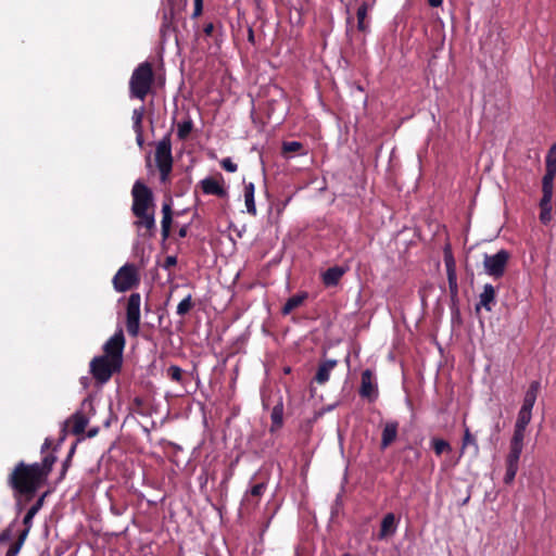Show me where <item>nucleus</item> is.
Segmentation results:
<instances>
[{
	"label": "nucleus",
	"instance_id": "f257e3e1",
	"mask_svg": "<svg viewBox=\"0 0 556 556\" xmlns=\"http://www.w3.org/2000/svg\"><path fill=\"white\" fill-rule=\"evenodd\" d=\"M45 481V472L38 463L26 465L20 463L10 476L13 489L22 494L34 493Z\"/></svg>",
	"mask_w": 556,
	"mask_h": 556
},
{
	"label": "nucleus",
	"instance_id": "f03ea898",
	"mask_svg": "<svg viewBox=\"0 0 556 556\" xmlns=\"http://www.w3.org/2000/svg\"><path fill=\"white\" fill-rule=\"evenodd\" d=\"M153 83V70L150 63L139 64L129 80V94L131 98L144 100Z\"/></svg>",
	"mask_w": 556,
	"mask_h": 556
},
{
	"label": "nucleus",
	"instance_id": "7ed1b4c3",
	"mask_svg": "<svg viewBox=\"0 0 556 556\" xmlns=\"http://www.w3.org/2000/svg\"><path fill=\"white\" fill-rule=\"evenodd\" d=\"M155 163L161 174V181H166L173 168L172 142L169 136L163 137L156 143Z\"/></svg>",
	"mask_w": 556,
	"mask_h": 556
},
{
	"label": "nucleus",
	"instance_id": "20e7f679",
	"mask_svg": "<svg viewBox=\"0 0 556 556\" xmlns=\"http://www.w3.org/2000/svg\"><path fill=\"white\" fill-rule=\"evenodd\" d=\"M134 215H139L144 211L153 210L152 191L141 181H136L131 190Z\"/></svg>",
	"mask_w": 556,
	"mask_h": 556
},
{
	"label": "nucleus",
	"instance_id": "39448f33",
	"mask_svg": "<svg viewBox=\"0 0 556 556\" xmlns=\"http://www.w3.org/2000/svg\"><path fill=\"white\" fill-rule=\"evenodd\" d=\"M140 305L141 296L139 293H132L128 298L126 308V328L130 336L136 337L140 326Z\"/></svg>",
	"mask_w": 556,
	"mask_h": 556
},
{
	"label": "nucleus",
	"instance_id": "423d86ee",
	"mask_svg": "<svg viewBox=\"0 0 556 556\" xmlns=\"http://www.w3.org/2000/svg\"><path fill=\"white\" fill-rule=\"evenodd\" d=\"M119 368L121 364H113V361L105 356L94 357L90 363V370L100 383L109 381L113 372Z\"/></svg>",
	"mask_w": 556,
	"mask_h": 556
},
{
	"label": "nucleus",
	"instance_id": "0eeeda50",
	"mask_svg": "<svg viewBox=\"0 0 556 556\" xmlns=\"http://www.w3.org/2000/svg\"><path fill=\"white\" fill-rule=\"evenodd\" d=\"M509 253L506 250H500L493 255L485 254L483 257V266L485 273L494 278H500L504 275Z\"/></svg>",
	"mask_w": 556,
	"mask_h": 556
},
{
	"label": "nucleus",
	"instance_id": "6e6552de",
	"mask_svg": "<svg viewBox=\"0 0 556 556\" xmlns=\"http://www.w3.org/2000/svg\"><path fill=\"white\" fill-rule=\"evenodd\" d=\"M136 267L131 264L122 266L113 278V285L116 291L125 292L138 283Z\"/></svg>",
	"mask_w": 556,
	"mask_h": 556
},
{
	"label": "nucleus",
	"instance_id": "1a4fd4ad",
	"mask_svg": "<svg viewBox=\"0 0 556 556\" xmlns=\"http://www.w3.org/2000/svg\"><path fill=\"white\" fill-rule=\"evenodd\" d=\"M125 338L122 330L116 331L104 344L103 351L105 357H110L113 364H121L123 361V351Z\"/></svg>",
	"mask_w": 556,
	"mask_h": 556
},
{
	"label": "nucleus",
	"instance_id": "9d476101",
	"mask_svg": "<svg viewBox=\"0 0 556 556\" xmlns=\"http://www.w3.org/2000/svg\"><path fill=\"white\" fill-rule=\"evenodd\" d=\"M201 188L205 194H214L220 198L227 195V190L223 185V179L218 180L212 177L204 178L201 180Z\"/></svg>",
	"mask_w": 556,
	"mask_h": 556
},
{
	"label": "nucleus",
	"instance_id": "9b49d317",
	"mask_svg": "<svg viewBox=\"0 0 556 556\" xmlns=\"http://www.w3.org/2000/svg\"><path fill=\"white\" fill-rule=\"evenodd\" d=\"M359 393L363 397L374 399L377 395V386L374 381L372 372L366 369L362 374V383Z\"/></svg>",
	"mask_w": 556,
	"mask_h": 556
},
{
	"label": "nucleus",
	"instance_id": "f8f14e48",
	"mask_svg": "<svg viewBox=\"0 0 556 556\" xmlns=\"http://www.w3.org/2000/svg\"><path fill=\"white\" fill-rule=\"evenodd\" d=\"M348 268L342 266H333L321 274L323 283L326 287H334L346 273Z\"/></svg>",
	"mask_w": 556,
	"mask_h": 556
},
{
	"label": "nucleus",
	"instance_id": "ddd939ff",
	"mask_svg": "<svg viewBox=\"0 0 556 556\" xmlns=\"http://www.w3.org/2000/svg\"><path fill=\"white\" fill-rule=\"evenodd\" d=\"M495 289L492 285L486 283L483 286V290L479 295V306H482L485 308V311L491 312L494 301H495Z\"/></svg>",
	"mask_w": 556,
	"mask_h": 556
},
{
	"label": "nucleus",
	"instance_id": "4468645a",
	"mask_svg": "<svg viewBox=\"0 0 556 556\" xmlns=\"http://www.w3.org/2000/svg\"><path fill=\"white\" fill-rule=\"evenodd\" d=\"M135 216L138 218L135 225L139 228L144 227L150 236L153 235V231L155 230L154 210L144 211Z\"/></svg>",
	"mask_w": 556,
	"mask_h": 556
},
{
	"label": "nucleus",
	"instance_id": "2eb2a0df",
	"mask_svg": "<svg viewBox=\"0 0 556 556\" xmlns=\"http://www.w3.org/2000/svg\"><path fill=\"white\" fill-rule=\"evenodd\" d=\"M540 382L532 381L525 393L523 402L520 408H526L527 410H531L535 404L539 391H540Z\"/></svg>",
	"mask_w": 556,
	"mask_h": 556
},
{
	"label": "nucleus",
	"instance_id": "dca6fc26",
	"mask_svg": "<svg viewBox=\"0 0 556 556\" xmlns=\"http://www.w3.org/2000/svg\"><path fill=\"white\" fill-rule=\"evenodd\" d=\"M532 419V412L527 410L526 408H520L518 412V417L515 424L514 434L525 437L526 429Z\"/></svg>",
	"mask_w": 556,
	"mask_h": 556
},
{
	"label": "nucleus",
	"instance_id": "f3484780",
	"mask_svg": "<svg viewBox=\"0 0 556 556\" xmlns=\"http://www.w3.org/2000/svg\"><path fill=\"white\" fill-rule=\"evenodd\" d=\"M336 365H337V361H334V359H328V361L321 363L317 369V372L315 376V381L319 384L326 383L329 380L330 374L333 370V368L336 367Z\"/></svg>",
	"mask_w": 556,
	"mask_h": 556
},
{
	"label": "nucleus",
	"instance_id": "a211bd4d",
	"mask_svg": "<svg viewBox=\"0 0 556 556\" xmlns=\"http://www.w3.org/2000/svg\"><path fill=\"white\" fill-rule=\"evenodd\" d=\"M395 531H396L395 516L392 513L387 514L381 521L379 539H384L387 536L393 535L395 533Z\"/></svg>",
	"mask_w": 556,
	"mask_h": 556
},
{
	"label": "nucleus",
	"instance_id": "6ab92c4d",
	"mask_svg": "<svg viewBox=\"0 0 556 556\" xmlns=\"http://www.w3.org/2000/svg\"><path fill=\"white\" fill-rule=\"evenodd\" d=\"M397 422L390 421L387 422L383 431H382V439H381V447L386 448L389 446L396 438L397 435Z\"/></svg>",
	"mask_w": 556,
	"mask_h": 556
},
{
	"label": "nucleus",
	"instance_id": "aec40b11",
	"mask_svg": "<svg viewBox=\"0 0 556 556\" xmlns=\"http://www.w3.org/2000/svg\"><path fill=\"white\" fill-rule=\"evenodd\" d=\"M254 193H255V186L253 182L245 184L244 186V202L247 212L253 216L256 215V206H255V200H254Z\"/></svg>",
	"mask_w": 556,
	"mask_h": 556
},
{
	"label": "nucleus",
	"instance_id": "412c9836",
	"mask_svg": "<svg viewBox=\"0 0 556 556\" xmlns=\"http://www.w3.org/2000/svg\"><path fill=\"white\" fill-rule=\"evenodd\" d=\"M552 199L553 198L542 197V199L540 201V208H541L540 220L544 225H547L553 218Z\"/></svg>",
	"mask_w": 556,
	"mask_h": 556
},
{
	"label": "nucleus",
	"instance_id": "4be33fe9",
	"mask_svg": "<svg viewBox=\"0 0 556 556\" xmlns=\"http://www.w3.org/2000/svg\"><path fill=\"white\" fill-rule=\"evenodd\" d=\"M88 418L80 412L74 414L70 420L72 426V432L75 434H80L85 431L88 425Z\"/></svg>",
	"mask_w": 556,
	"mask_h": 556
},
{
	"label": "nucleus",
	"instance_id": "5701e85b",
	"mask_svg": "<svg viewBox=\"0 0 556 556\" xmlns=\"http://www.w3.org/2000/svg\"><path fill=\"white\" fill-rule=\"evenodd\" d=\"M162 236L163 239H167L170 232V225H172V207L169 204L165 203L162 206Z\"/></svg>",
	"mask_w": 556,
	"mask_h": 556
},
{
	"label": "nucleus",
	"instance_id": "b1692460",
	"mask_svg": "<svg viewBox=\"0 0 556 556\" xmlns=\"http://www.w3.org/2000/svg\"><path fill=\"white\" fill-rule=\"evenodd\" d=\"M555 176L556 173L545 172L542 179V197L553 198Z\"/></svg>",
	"mask_w": 556,
	"mask_h": 556
},
{
	"label": "nucleus",
	"instance_id": "393cba45",
	"mask_svg": "<svg viewBox=\"0 0 556 556\" xmlns=\"http://www.w3.org/2000/svg\"><path fill=\"white\" fill-rule=\"evenodd\" d=\"M193 129V123L190 117L179 122L177 124V136L180 140H185L188 138L190 132Z\"/></svg>",
	"mask_w": 556,
	"mask_h": 556
},
{
	"label": "nucleus",
	"instance_id": "a878e982",
	"mask_svg": "<svg viewBox=\"0 0 556 556\" xmlns=\"http://www.w3.org/2000/svg\"><path fill=\"white\" fill-rule=\"evenodd\" d=\"M305 299V294H296L291 296L286 304L282 307V314L288 315L290 314L294 308L300 306Z\"/></svg>",
	"mask_w": 556,
	"mask_h": 556
},
{
	"label": "nucleus",
	"instance_id": "bb28decb",
	"mask_svg": "<svg viewBox=\"0 0 556 556\" xmlns=\"http://www.w3.org/2000/svg\"><path fill=\"white\" fill-rule=\"evenodd\" d=\"M42 504H43V496L40 497L36 504H34L26 513L25 517H24V525L25 526H28V528H31V525H33V519L34 517L37 515V513L40 510V508L42 507Z\"/></svg>",
	"mask_w": 556,
	"mask_h": 556
},
{
	"label": "nucleus",
	"instance_id": "cd10ccee",
	"mask_svg": "<svg viewBox=\"0 0 556 556\" xmlns=\"http://www.w3.org/2000/svg\"><path fill=\"white\" fill-rule=\"evenodd\" d=\"M469 445H471L473 447L475 455H477L479 452L478 443H477L475 437L471 434L469 428L466 427L465 431H464V437H463L462 454L464 453L465 448Z\"/></svg>",
	"mask_w": 556,
	"mask_h": 556
},
{
	"label": "nucleus",
	"instance_id": "c85d7f7f",
	"mask_svg": "<svg viewBox=\"0 0 556 556\" xmlns=\"http://www.w3.org/2000/svg\"><path fill=\"white\" fill-rule=\"evenodd\" d=\"M431 445H432V448H433V451H434V453L437 455H441L444 452H451L452 451L451 444L447 441L443 440V439L433 438L431 440Z\"/></svg>",
	"mask_w": 556,
	"mask_h": 556
},
{
	"label": "nucleus",
	"instance_id": "c756f323",
	"mask_svg": "<svg viewBox=\"0 0 556 556\" xmlns=\"http://www.w3.org/2000/svg\"><path fill=\"white\" fill-rule=\"evenodd\" d=\"M523 439L522 435L514 434L510 441V450L509 453L520 457L522 448H523Z\"/></svg>",
	"mask_w": 556,
	"mask_h": 556
},
{
	"label": "nucleus",
	"instance_id": "7c9ffc66",
	"mask_svg": "<svg viewBox=\"0 0 556 556\" xmlns=\"http://www.w3.org/2000/svg\"><path fill=\"white\" fill-rule=\"evenodd\" d=\"M545 163L546 172L556 173V144H553L548 150Z\"/></svg>",
	"mask_w": 556,
	"mask_h": 556
},
{
	"label": "nucleus",
	"instance_id": "2f4dec72",
	"mask_svg": "<svg viewBox=\"0 0 556 556\" xmlns=\"http://www.w3.org/2000/svg\"><path fill=\"white\" fill-rule=\"evenodd\" d=\"M143 115H144L143 106L134 110L131 119H132V128H134L135 132H139V129H142Z\"/></svg>",
	"mask_w": 556,
	"mask_h": 556
},
{
	"label": "nucleus",
	"instance_id": "473e14b6",
	"mask_svg": "<svg viewBox=\"0 0 556 556\" xmlns=\"http://www.w3.org/2000/svg\"><path fill=\"white\" fill-rule=\"evenodd\" d=\"M368 9V4L364 2L357 10V27L359 30L366 29L365 18L367 16Z\"/></svg>",
	"mask_w": 556,
	"mask_h": 556
},
{
	"label": "nucleus",
	"instance_id": "72a5a7b5",
	"mask_svg": "<svg viewBox=\"0 0 556 556\" xmlns=\"http://www.w3.org/2000/svg\"><path fill=\"white\" fill-rule=\"evenodd\" d=\"M191 296L188 295L187 298L182 299L177 305V314L181 316L187 314L191 309Z\"/></svg>",
	"mask_w": 556,
	"mask_h": 556
},
{
	"label": "nucleus",
	"instance_id": "f704fd0d",
	"mask_svg": "<svg viewBox=\"0 0 556 556\" xmlns=\"http://www.w3.org/2000/svg\"><path fill=\"white\" fill-rule=\"evenodd\" d=\"M54 462H55V457L47 456L43 458L42 463H38V466L45 472V479L48 477L49 472L51 471Z\"/></svg>",
	"mask_w": 556,
	"mask_h": 556
},
{
	"label": "nucleus",
	"instance_id": "c9c22d12",
	"mask_svg": "<svg viewBox=\"0 0 556 556\" xmlns=\"http://www.w3.org/2000/svg\"><path fill=\"white\" fill-rule=\"evenodd\" d=\"M446 275H447V281H448V287H450L451 292L456 293L457 289H458L456 269L447 270Z\"/></svg>",
	"mask_w": 556,
	"mask_h": 556
},
{
	"label": "nucleus",
	"instance_id": "e433bc0d",
	"mask_svg": "<svg viewBox=\"0 0 556 556\" xmlns=\"http://www.w3.org/2000/svg\"><path fill=\"white\" fill-rule=\"evenodd\" d=\"M167 374H168V377L174 381L180 382L182 379V370L180 367H178L176 365L169 366L167 369Z\"/></svg>",
	"mask_w": 556,
	"mask_h": 556
},
{
	"label": "nucleus",
	"instance_id": "4c0bfd02",
	"mask_svg": "<svg viewBox=\"0 0 556 556\" xmlns=\"http://www.w3.org/2000/svg\"><path fill=\"white\" fill-rule=\"evenodd\" d=\"M444 264H445L446 271L456 269L455 260H454L448 248H446L445 252H444Z\"/></svg>",
	"mask_w": 556,
	"mask_h": 556
},
{
	"label": "nucleus",
	"instance_id": "58836bf2",
	"mask_svg": "<svg viewBox=\"0 0 556 556\" xmlns=\"http://www.w3.org/2000/svg\"><path fill=\"white\" fill-rule=\"evenodd\" d=\"M517 471H518V467L506 465V472H505V476H504V482L506 484L513 483V481H514V479H515V477L517 475Z\"/></svg>",
	"mask_w": 556,
	"mask_h": 556
},
{
	"label": "nucleus",
	"instance_id": "ea45409f",
	"mask_svg": "<svg viewBox=\"0 0 556 556\" xmlns=\"http://www.w3.org/2000/svg\"><path fill=\"white\" fill-rule=\"evenodd\" d=\"M220 165L226 172L229 173H235L238 168L237 164H235L229 157L223 159Z\"/></svg>",
	"mask_w": 556,
	"mask_h": 556
},
{
	"label": "nucleus",
	"instance_id": "a19ab883",
	"mask_svg": "<svg viewBox=\"0 0 556 556\" xmlns=\"http://www.w3.org/2000/svg\"><path fill=\"white\" fill-rule=\"evenodd\" d=\"M273 422L277 426H280L282 422V408L279 406L274 407L271 412Z\"/></svg>",
	"mask_w": 556,
	"mask_h": 556
},
{
	"label": "nucleus",
	"instance_id": "79ce46f5",
	"mask_svg": "<svg viewBox=\"0 0 556 556\" xmlns=\"http://www.w3.org/2000/svg\"><path fill=\"white\" fill-rule=\"evenodd\" d=\"M301 143L298 141H290L283 143V151L285 152H296L301 149Z\"/></svg>",
	"mask_w": 556,
	"mask_h": 556
},
{
	"label": "nucleus",
	"instance_id": "37998d69",
	"mask_svg": "<svg viewBox=\"0 0 556 556\" xmlns=\"http://www.w3.org/2000/svg\"><path fill=\"white\" fill-rule=\"evenodd\" d=\"M266 485L265 483H257L253 485L250 490V493L252 496H261L263 492L265 491Z\"/></svg>",
	"mask_w": 556,
	"mask_h": 556
},
{
	"label": "nucleus",
	"instance_id": "c03bdc74",
	"mask_svg": "<svg viewBox=\"0 0 556 556\" xmlns=\"http://www.w3.org/2000/svg\"><path fill=\"white\" fill-rule=\"evenodd\" d=\"M23 545L21 543L15 542L12 544L9 549L7 551L5 556H17Z\"/></svg>",
	"mask_w": 556,
	"mask_h": 556
},
{
	"label": "nucleus",
	"instance_id": "a18cd8bd",
	"mask_svg": "<svg viewBox=\"0 0 556 556\" xmlns=\"http://www.w3.org/2000/svg\"><path fill=\"white\" fill-rule=\"evenodd\" d=\"M519 458L520 457L508 453L507 458H506V465L518 467Z\"/></svg>",
	"mask_w": 556,
	"mask_h": 556
},
{
	"label": "nucleus",
	"instance_id": "49530a36",
	"mask_svg": "<svg viewBox=\"0 0 556 556\" xmlns=\"http://www.w3.org/2000/svg\"><path fill=\"white\" fill-rule=\"evenodd\" d=\"M29 530H30V528H28V526H26L25 530L20 534L17 543H21V545L24 544V542L29 533Z\"/></svg>",
	"mask_w": 556,
	"mask_h": 556
},
{
	"label": "nucleus",
	"instance_id": "de8ad7c7",
	"mask_svg": "<svg viewBox=\"0 0 556 556\" xmlns=\"http://www.w3.org/2000/svg\"><path fill=\"white\" fill-rule=\"evenodd\" d=\"M136 141L140 148L143 146V129H139V132H136Z\"/></svg>",
	"mask_w": 556,
	"mask_h": 556
},
{
	"label": "nucleus",
	"instance_id": "09e8293b",
	"mask_svg": "<svg viewBox=\"0 0 556 556\" xmlns=\"http://www.w3.org/2000/svg\"><path fill=\"white\" fill-rule=\"evenodd\" d=\"M176 264V257L174 256H168L166 258V266L169 267V266H174Z\"/></svg>",
	"mask_w": 556,
	"mask_h": 556
},
{
	"label": "nucleus",
	"instance_id": "8fccbe9b",
	"mask_svg": "<svg viewBox=\"0 0 556 556\" xmlns=\"http://www.w3.org/2000/svg\"><path fill=\"white\" fill-rule=\"evenodd\" d=\"M443 0H429V4L433 8H438L442 4Z\"/></svg>",
	"mask_w": 556,
	"mask_h": 556
},
{
	"label": "nucleus",
	"instance_id": "3c124183",
	"mask_svg": "<svg viewBox=\"0 0 556 556\" xmlns=\"http://www.w3.org/2000/svg\"><path fill=\"white\" fill-rule=\"evenodd\" d=\"M205 34L210 35L213 31V24H208L204 28Z\"/></svg>",
	"mask_w": 556,
	"mask_h": 556
},
{
	"label": "nucleus",
	"instance_id": "603ef678",
	"mask_svg": "<svg viewBox=\"0 0 556 556\" xmlns=\"http://www.w3.org/2000/svg\"><path fill=\"white\" fill-rule=\"evenodd\" d=\"M96 433H97V430L90 431V432H89V437H92V435H94Z\"/></svg>",
	"mask_w": 556,
	"mask_h": 556
},
{
	"label": "nucleus",
	"instance_id": "864d4df0",
	"mask_svg": "<svg viewBox=\"0 0 556 556\" xmlns=\"http://www.w3.org/2000/svg\"><path fill=\"white\" fill-rule=\"evenodd\" d=\"M49 446V443L46 441L43 447H48Z\"/></svg>",
	"mask_w": 556,
	"mask_h": 556
},
{
	"label": "nucleus",
	"instance_id": "5fc2aeb1",
	"mask_svg": "<svg viewBox=\"0 0 556 556\" xmlns=\"http://www.w3.org/2000/svg\"><path fill=\"white\" fill-rule=\"evenodd\" d=\"M343 556H350V555H349V554H345V555H343Z\"/></svg>",
	"mask_w": 556,
	"mask_h": 556
}]
</instances>
